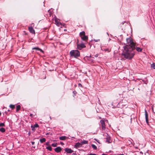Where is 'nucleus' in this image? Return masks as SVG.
<instances>
[{"instance_id":"f257e3e1","label":"nucleus","mask_w":155,"mask_h":155,"mask_svg":"<svg viewBox=\"0 0 155 155\" xmlns=\"http://www.w3.org/2000/svg\"><path fill=\"white\" fill-rule=\"evenodd\" d=\"M127 43L128 44L124 47V50L123 55L126 58L130 59L134 56L135 53L134 50L136 49L138 52H141L142 49L139 47H136V44L134 43L130 38L126 39Z\"/></svg>"},{"instance_id":"f03ea898","label":"nucleus","mask_w":155,"mask_h":155,"mask_svg":"<svg viewBox=\"0 0 155 155\" xmlns=\"http://www.w3.org/2000/svg\"><path fill=\"white\" fill-rule=\"evenodd\" d=\"M70 54L71 57L76 58L80 56L79 51L77 50H72L70 52Z\"/></svg>"},{"instance_id":"7ed1b4c3","label":"nucleus","mask_w":155,"mask_h":155,"mask_svg":"<svg viewBox=\"0 0 155 155\" xmlns=\"http://www.w3.org/2000/svg\"><path fill=\"white\" fill-rule=\"evenodd\" d=\"M79 41L78 40H77V47L78 49L79 50H81L82 48L86 47L85 45L84 44L82 43L81 44H78Z\"/></svg>"},{"instance_id":"20e7f679","label":"nucleus","mask_w":155,"mask_h":155,"mask_svg":"<svg viewBox=\"0 0 155 155\" xmlns=\"http://www.w3.org/2000/svg\"><path fill=\"white\" fill-rule=\"evenodd\" d=\"M101 127L103 130H105L106 129L105 122L104 120H101Z\"/></svg>"},{"instance_id":"39448f33","label":"nucleus","mask_w":155,"mask_h":155,"mask_svg":"<svg viewBox=\"0 0 155 155\" xmlns=\"http://www.w3.org/2000/svg\"><path fill=\"white\" fill-rule=\"evenodd\" d=\"M64 150L68 153H71L73 152V150H72L70 148H65L64 149Z\"/></svg>"},{"instance_id":"423d86ee","label":"nucleus","mask_w":155,"mask_h":155,"mask_svg":"<svg viewBox=\"0 0 155 155\" xmlns=\"http://www.w3.org/2000/svg\"><path fill=\"white\" fill-rule=\"evenodd\" d=\"M145 114L146 123L147 124H148L149 123L148 119V114L147 111L146 110H145Z\"/></svg>"},{"instance_id":"0eeeda50","label":"nucleus","mask_w":155,"mask_h":155,"mask_svg":"<svg viewBox=\"0 0 155 155\" xmlns=\"http://www.w3.org/2000/svg\"><path fill=\"white\" fill-rule=\"evenodd\" d=\"M28 28L29 31L31 33H32V34H35V31L32 27H29Z\"/></svg>"},{"instance_id":"6e6552de","label":"nucleus","mask_w":155,"mask_h":155,"mask_svg":"<svg viewBox=\"0 0 155 155\" xmlns=\"http://www.w3.org/2000/svg\"><path fill=\"white\" fill-rule=\"evenodd\" d=\"M55 151L57 153H59L61 150V148L60 147H58L54 149Z\"/></svg>"},{"instance_id":"1a4fd4ad","label":"nucleus","mask_w":155,"mask_h":155,"mask_svg":"<svg viewBox=\"0 0 155 155\" xmlns=\"http://www.w3.org/2000/svg\"><path fill=\"white\" fill-rule=\"evenodd\" d=\"M106 141L109 143H111L112 142V140H111L110 137L108 135L106 138Z\"/></svg>"},{"instance_id":"9d476101","label":"nucleus","mask_w":155,"mask_h":155,"mask_svg":"<svg viewBox=\"0 0 155 155\" xmlns=\"http://www.w3.org/2000/svg\"><path fill=\"white\" fill-rule=\"evenodd\" d=\"M81 39L84 41H87L88 39L87 36H86L85 35L84 36H82V37L81 36Z\"/></svg>"},{"instance_id":"9b49d317","label":"nucleus","mask_w":155,"mask_h":155,"mask_svg":"<svg viewBox=\"0 0 155 155\" xmlns=\"http://www.w3.org/2000/svg\"><path fill=\"white\" fill-rule=\"evenodd\" d=\"M82 145L81 143L79 142L77 143L75 145V147L76 148H79L81 147Z\"/></svg>"},{"instance_id":"f8f14e48","label":"nucleus","mask_w":155,"mask_h":155,"mask_svg":"<svg viewBox=\"0 0 155 155\" xmlns=\"http://www.w3.org/2000/svg\"><path fill=\"white\" fill-rule=\"evenodd\" d=\"M32 49L33 50H34V49L36 50L40 51L42 53H44V51H43V50H42L41 49L38 47L34 48H32Z\"/></svg>"},{"instance_id":"ddd939ff","label":"nucleus","mask_w":155,"mask_h":155,"mask_svg":"<svg viewBox=\"0 0 155 155\" xmlns=\"http://www.w3.org/2000/svg\"><path fill=\"white\" fill-rule=\"evenodd\" d=\"M81 144L82 145H83L84 144H86L88 143V142L87 141V140H83L81 142Z\"/></svg>"},{"instance_id":"4468645a","label":"nucleus","mask_w":155,"mask_h":155,"mask_svg":"<svg viewBox=\"0 0 155 155\" xmlns=\"http://www.w3.org/2000/svg\"><path fill=\"white\" fill-rule=\"evenodd\" d=\"M85 32L84 31H83L81 32L80 33L79 35L81 37H82V36H84L85 35Z\"/></svg>"},{"instance_id":"2eb2a0df","label":"nucleus","mask_w":155,"mask_h":155,"mask_svg":"<svg viewBox=\"0 0 155 155\" xmlns=\"http://www.w3.org/2000/svg\"><path fill=\"white\" fill-rule=\"evenodd\" d=\"M59 19L58 18H56L54 19V21L57 25H58L59 23L61 24V23H59Z\"/></svg>"},{"instance_id":"dca6fc26","label":"nucleus","mask_w":155,"mask_h":155,"mask_svg":"<svg viewBox=\"0 0 155 155\" xmlns=\"http://www.w3.org/2000/svg\"><path fill=\"white\" fill-rule=\"evenodd\" d=\"M67 137L65 136H61L59 137V139L61 140H65Z\"/></svg>"},{"instance_id":"f3484780","label":"nucleus","mask_w":155,"mask_h":155,"mask_svg":"<svg viewBox=\"0 0 155 155\" xmlns=\"http://www.w3.org/2000/svg\"><path fill=\"white\" fill-rule=\"evenodd\" d=\"M46 141V139L45 138H43L42 139H40V141L41 143H42L45 142Z\"/></svg>"},{"instance_id":"a211bd4d","label":"nucleus","mask_w":155,"mask_h":155,"mask_svg":"<svg viewBox=\"0 0 155 155\" xmlns=\"http://www.w3.org/2000/svg\"><path fill=\"white\" fill-rule=\"evenodd\" d=\"M21 106L20 105H18L16 107V111H18L20 109Z\"/></svg>"},{"instance_id":"6ab92c4d","label":"nucleus","mask_w":155,"mask_h":155,"mask_svg":"<svg viewBox=\"0 0 155 155\" xmlns=\"http://www.w3.org/2000/svg\"><path fill=\"white\" fill-rule=\"evenodd\" d=\"M5 130L4 128H0V132L1 131L2 133H4L5 132Z\"/></svg>"},{"instance_id":"aec40b11","label":"nucleus","mask_w":155,"mask_h":155,"mask_svg":"<svg viewBox=\"0 0 155 155\" xmlns=\"http://www.w3.org/2000/svg\"><path fill=\"white\" fill-rule=\"evenodd\" d=\"M151 67L153 69H155V63H153L151 64Z\"/></svg>"},{"instance_id":"412c9836","label":"nucleus","mask_w":155,"mask_h":155,"mask_svg":"<svg viewBox=\"0 0 155 155\" xmlns=\"http://www.w3.org/2000/svg\"><path fill=\"white\" fill-rule=\"evenodd\" d=\"M92 147L94 150H97V147L94 144H92L91 145Z\"/></svg>"},{"instance_id":"4be33fe9","label":"nucleus","mask_w":155,"mask_h":155,"mask_svg":"<svg viewBox=\"0 0 155 155\" xmlns=\"http://www.w3.org/2000/svg\"><path fill=\"white\" fill-rule=\"evenodd\" d=\"M46 149L49 150L50 151H51L52 150V149L51 146H49L46 147Z\"/></svg>"},{"instance_id":"5701e85b","label":"nucleus","mask_w":155,"mask_h":155,"mask_svg":"<svg viewBox=\"0 0 155 155\" xmlns=\"http://www.w3.org/2000/svg\"><path fill=\"white\" fill-rule=\"evenodd\" d=\"M9 107L12 109H14L15 108V106L14 105L10 104L9 106Z\"/></svg>"},{"instance_id":"b1692460","label":"nucleus","mask_w":155,"mask_h":155,"mask_svg":"<svg viewBox=\"0 0 155 155\" xmlns=\"http://www.w3.org/2000/svg\"><path fill=\"white\" fill-rule=\"evenodd\" d=\"M57 143H52L51 144V146L53 147H57Z\"/></svg>"},{"instance_id":"393cba45","label":"nucleus","mask_w":155,"mask_h":155,"mask_svg":"<svg viewBox=\"0 0 155 155\" xmlns=\"http://www.w3.org/2000/svg\"><path fill=\"white\" fill-rule=\"evenodd\" d=\"M5 126V124L4 123H0V127H3Z\"/></svg>"},{"instance_id":"a878e982","label":"nucleus","mask_w":155,"mask_h":155,"mask_svg":"<svg viewBox=\"0 0 155 155\" xmlns=\"http://www.w3.org/2000/svg\"><path fill=\"white\" fill-rule=\"evenodd\" d=\"M31 128L32 129V130L33 131H34L35 130V127H34V126L31 125Z\"/></svg>"},{"instance_id":"bb28decb","label":"nucleus","mask_w":155,"mask_h":155,"mask_svg":"<svg viewBox=\"0 0 155 155\" xmlns=\"http://www.w3.org/2000/svg\"><path fill=\"white\" fill-rule=\"evenodd\" d=\"M77 94V92L75 91H73V97H74V96H75L76 95V94Z\"/></svg>"},{"instance_id":"cd10ccee","label":"nucleus","mask_w":155,"mask_h":155,"mask_svg":"<svg viewBox=\"0 0 155 155\" xmlns=\"http://www.w3.org/2000/svg\"><path fill=\"white\" fill-rule=\"evenodd\" d=\"M34 127H38L39 125L37 124H36L35 125H34Z\"/></svg>"},{"instance_id":"c85d7f7f","label":"nucleus","mask_w":155,"mask_h":155,"mask_svg":"<svg viewBox=\"0 0 155 155\" xmlns=\"http://www.w3.org/2000/svg\"><path fill=\"white\" fill-rule=\"evenodd\" d=\"M46 145L48 146L49 145V143L48 142H47L46 143Z\"/></svg>"},{"instance_id":"c756f323","label":"nucleus","mask_w":155,"mask_h":155,"mask_svg":"<svg viewBox=\"0 0 155 155\" xmlns=\"http://www.w3.org/2000/svg\"><path fill=\"white\" fill-rule=\"evenodd\" d=\"M30 116L31 117H33V114H31L30 115Z\"/></svg>"},{"instance_id":"7c9ffc66","label":"nucleus","mask_w":155,"mask_h":155,"mask_svg":"<svg viewBox=\"0 0 155 155\" xmlns=\"http://www.w3.org/2000/svg\"><path fill=\"white\" fill-rule=\"evenodd\" d=\"M88 155H97L95 154L90 153V154H88Z\"/></svg>"},{"instance_id":"2f4dec72","label":"nucleus","mask_w":155,"mask_h":155,"mask_svg":"<svg viewBox=\"0 0 155 155\" xmlns=\"http://www.w3.org/2000/svg\"><path fill=\"white\" fill-rule=\"evenodd\" d=\"M31 143L32 145H34L35 144V142H34L32 141Z\"/></svg>"},{"instance_id":"473e14b6","label":"nucleus","mask_w":155,"mask_h":155,"mask_svg":"<svg viewBox=\"0 0 155 155\" xmlns=\"http://www.w3.org/2000/svg\"><path fill=\"white\" fill-rule=\"evenodd\" d=\"M98 54H96V55L94 56H95V57H98Z\"/></svg>"},{"instance_id":"72a5a7b5","label":"nucleus","mask_w":155,"mask_h":155,"mask_svg":"<svg viewBox=\"0 0 155 155\" xmlns=\"http://www.w3.org/2000/svg\"><path fill=\"white\" fill-rule=\"evenodd\" d=\"M60 143H61V145H64V143H63V142H61Z\"/></svg>"},{"instance_id":"f704fd0d","label":"nucleus","mask_w":155,"mask_h":155,"mask_svg":"<svg viewBox=\"0 0 155 155\" xmlns=\"http://www.w3.org/2000/svg\"><path fill=\"white\" fill-rule=\"evenodd\" d=\"M101 155H107V154H103Z\"/></svg>"},{"instance_id":"c9c22d12","label":"nucleus","mask_w":155,"mask_h":155,"mask_svg":"<svg viewBox=\"0 0 155 155\" xmlns=\"http://www.w3.org/2000/svg\"><path fill=\"white\" fill-rule=\"evenodd\" d=\"M31 25L34 26V23H32Z\"/></svg>"},{"instance_id":"e433bc0d","label":"nucleus","mask_w":155,"mask_h":155,"mask_svg":"<svg viewBox=\"0 0 155 155\" xmlns=\"http://www.w3.org/2000/svg\"><path fill=\"white\" fill-rule=\"evenodd\" d=\"M1 112H0V116H1Z\"/></svg>"},{"instance_id":"4c0bfd02","label":"nucleus","mask_w":155,"mask_h":155,"mask_svg":"<svg viewBox=\"0 0 155 155\" xmlns=\"http://www.w3.org/2000/svg\"><path fill=\"white\" fill-rule=\"evenodd\" d=\"M95 41L96 42H97V40H95Z\"/></svg>"},{"instance_id":"58836bf2","label":"nucleus","mask_w":155,"mask_h":155,"mask_svg":"<svg viewBox=\"0 0 155 155\" xmlns=\"http://www.w3.org/2000/svg\"><path fill=\"white\" fill-rule=\"evenodd\" d=\"M74 153H73V155H74Z\"/></svg>"},{"instance_id":"ea45409f","label":"nucleus","mask_w":155,"mask_h":155,"mask_svg":"<svg viewBox=\"0 0 155 155\" xmlns=\"http://www.w3.org/2000/svg\"><path fill=\"white\" fill-rule=\"evenodd\" d=\"M8 111H10V110H8Z\"/></svg>"},{"instance_id":"a19ab883","label":"nucleus","mask_w":155,"mask_h":155,"mask_svg":"<svg viewBox=\"0 0 155 155\" xmlns=\"http://www.w3.org/2000/svg\"><path fill=\"white\" fill-rule=\"evenodd\" d=\"M154 113L155 114V112H154Z\"/></svg>"}]
</instances>
